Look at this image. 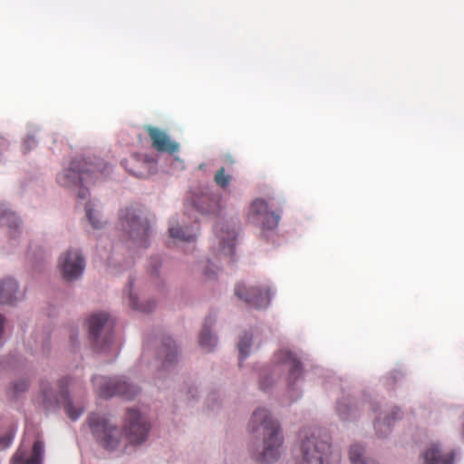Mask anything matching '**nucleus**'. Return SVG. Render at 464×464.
<instances>
[{"label":"nucleus","instance_id":"obj_1","mask_svg":"<svg viewBox=\"0 0 464 464\" xmlns=\"http://www.w3.org/2000/svg\"><path fill=\"white\" fill-rule=\"evenodd\" d=\"M111 167L103 160L96 162L72 161L71 167L57 176L58 183L63 187L79 188L78 198L85 199L89 191L83 185L94 184L106 179Z\"/></svg>","mask_w":464,"mask_h":464},{"label":"nucleus","instance_id":"obj_2","mask_svg":"<svg viewBox=\"0 0 464 464\" xmlns=\"http://www.w3.org/2000/svg\"><path fill=\"white\" fill-rule=\"evenodd\" d=\"M249 425L253 431L260 428L263 430V450L256 457V460L261 464L276 461L279 457V449L283 443L277 421L272 419L266 409H257L254 411Z\"/></svg>","mask_w":464,"mask_h":464},{"label":"nucleus","instance_id":"obj_3","mask_svg":"<svg viewBox=\"0 0 464 464\" xmlns=\"http://www.w3.org/2000/svg\"><path fill=\"white\" fill-rule=\"evenodd\" d=\"M302 464H337L339 454H332L328 439H323L312 432L305 436L301 444Z\"/></svg>","mask_w":464,"mask_h":464},{"label":"nucleus","instance_id":"obj_4","mask_svg":"<svg viewBox=\"0 0 464 464\" xmlns=\"http://www.w3.org/2000/svg\"><path fill=\"white\" fill-rule=\"evenodd\" d=\"M121 226L124 232L138 246L147 247L150 235V222L143 217V211L128 208L121 211Z\"/></svg>","mask_w":464,"mask_h":464},{"label":"nucleus","instance_id":"obj_5","mask_svg":"<svg viewBox=\"0 0 464 464\" xmlns=\"http://www.w3.org/2000/svg\"><path fill=\"white\" fill-rule=\"evenodd\" d=\"M88 425L96 440L107 450H115L121 441V432L109 422L105 416L91 413L88 416Z\"/></svg>","mask_w":464,"mask_h":464},{"label":"nucleus","instance_id":"obj_6","mask_svg":"<svg viewBox=\"0 0 464 464\" xmlns=\"http://www.w3.org/2000/svg\"><path fill=\"white\" fill-rule=\"evenodd\" d=\"M72 385L71 379L69 378H63L59 381L58 386H59V396L56 393H53L51 385L49 382H42L41 384V391L44 396V401L45 402H59L61 401L63 403V409L67 414V416L72 420H76L83 412L84 408L83 406L80 405L77 407H74L72 401H71L69 397V387Z\"/></svg>","mask_w":464,"mask_h":464},{"label":"nucleus","instance_id":"obj_7","mask_svg":"<svg viewBox=\"0 0 464 464\" xmlns=\"http://www.w3.org/2000/svg\"><path fill=\"white\" fill-rule=\"evenodd\" d=\"M92 382L98 396L105 399L114 395L131 399L138 393V389L128 383L122 378L95 376L92 379Z\"/></svg>","mask_w":464,"mask_h":464},{"label":"nucleus","instance_id":"obj_8","mask_svg":"<svg viewBox=\"0 0 464 464\" xmlns=\"http://www.w3.org/2000/svg\"><path fill=\"white\" fill-rule=\"evenodd\" d=\"M271 288L266 285L247 286L244 283H238L235 286V295L246 304L256 309L268 307L271 301Z\"/></svg>","mask_w":464,"mask_h":464},{"label":"nucleus","instance_id":"obj_9","mask_svg":"<svg viewBox=\"0 0 464 464\" xmlns=\"http://www.w3.org/2000/svg\"><path fill=\"white\" fill-rule=\"evenodd\" d=\"M248 220L260 227L262 230H273L278 226L280 213L270 211L265 200L256 198L250 206Z\"/></svg>","mask_w":464,"mask_h":464},{"label":"nucleus","instance_id":"obj_10","mask_svg":"<svg viewBox=\"0 0 464 464\" xmlns=\"http://www.w3.org/2000/svg\"><path fill=\"white\" fill-rule=\"evenodd\" d=\"M150 430V424L136 410H129L126 413L125 435L130 444L143 442Z\"/></svg>","mask_w":464,"mask_h":464},{"label":"nucleus","instance_id":"obj_11","mask_svg":"<svg viewBox=\"0 0 464 464\" xmlns=\"http://www.w3.org/2000/svg\"><path fill=\"white\" fill-rule=\"evenodd\" d=\"M59 266L66 280H74L83 272L84 260L78 251H67L60 257Z\"/></svg>","mask_w":464,"mask_h":464},{"label":"nucleus","instance_id":"obj_12","mask_svg":"<svg viewBox=\"0 0 464 464\" xmlns=\"http://www.w3.org/2000/svg\"><path fill=\"white\" fill-rule=\"evenodd\" d=\"M145 130L151 140L153 148L158 151L169 154H174L179 151V143L171 140L165 131L150 125L146 126Z\"/></svg>","mask_w":464,"mask_h":464},{"label":"nucleus","instance_id":"obj_13","mask_svg":"<svg viewBox=\"0 0 464 464\" xmlns=\"http://www.w3.org/2000/svg\"><path fill=\"white\" fill-rule=\"evenodd\" d=\"M155 162L151 159L144 158L141 155H132L130 159L122 161L123 167L128 172L137 178H145L151 173Z\"/></svg>","mask_w":464,"mask_h":464},{"label":"nucleus","instance_id":"obj_14","mask_svg":"<svg viewBox=\"0 0 464 464\" xmlns=\"http://www.w3.org/2000/svg\"><path fill=\"white\" fill-rule=\"evenodd\" d=\"M276 362L288 371L289 385L294 383L302 374L301 362L296 356L287 350L279 351L276 355Z\"/></svg>","mask_w":464,"mask_h":464},{"label":"nucleus","instance_id":"obj_15","mask_svg":"<svg viewBox=\"0 0 464 464\" xmlns=\"http://www.w3.org/2000/svg\"><path fill=\"white\" fill-rule=\"evenodd\" d=\"M43 455L44 443L41 440H35L30 456H28L26 450L20 447L14 454L11 464H41Z\"/></svg>","mask_w":464,"mask_h":464},{"label":"nucleus","instance_id":"obj_16","mask_svg":"<svg viewBox=\"0 0 464 464\" xmlns=\"http://www.w3.org/2000/svg\"><path fill=\"white\" fill-rule=\"evenodd\" d=\"M195 208L202 214H217L220 210V198L217 194L204 192L193 199Z\"/></svg>","mask_w":464,"mask_h":464},{"label":"nucleus","instance_id":"obj_17","mask_svg":"<svg viewBox=\"0 0 464 464\" xmlns=\"http://www.w3.org/2000/svg\"><path fill=\"white\" fill-rule=\"evenodd\" d=\"M224 227V224L216 227V232L220 240L219 255L227 256L231 260V256L234 255L237 233L234 229L227 227L225 230Z\"/></svg>","mask_w":464,"mask_h":464},{"label":"nucleus","instance_id":"obj_18","mask_svg":"<svg viewBox=\"0 0 464 464\" xmlns=\"http://www.w3.org/2000/svg\"><path fill=\"white\" fill-rule=\"evenodd\" d=\"M114 325V321L110 318L106 313L93 314L89 318V333L91 338L97 340L102 329L111 330Z\"/></svg>","mask_w":464,"mask_h":464},{"label":"nucleus","instance_id":"obj_19","mask_svg":"<svg viewBox=\"0 0 464 464\" xmlns=\"http://www.w3.org/2000/svg\"><path fill=\"white\" fill-rule=\"evenodd\" d=\"M453 451L443 452L438 445H431L424 453V464H453Z\"/></svg>","mask_w":464,"mask_h":464},{"label":"nucleus","instance_id":"obj_20","mask_svg":"<svg viewBox=\"0 0 464 464\" xmlns=\"http://www.w3.org/2000/svg\"><path fill=\"white\" fill-rule=\"evenodd\" d=\"M18 285L14 279L6 278L0 282V304H13L16 301Z\"/></svg>","mask_w":464,"mask_h":464},{"label":"nucleus","instance_id":"obj_21","mask_svg":"<svg viewBox=\"0 0 464 464\" xmlns=\"http://www.w3.org/2000/svg\"><path fill=\"white\" fill-rule=\"evenodd\" d=\"M169 237L182 242H192L196 239V231L191 227H180L172 222L169 227Z\"/></svg>","mask_w":464,"mask_h":464},{"label":"nucleus","instance_id":"obj_22","mask_svg":"<svg viewBox=\"0 0 464 464\" xmlns=\"http://www.w3.org/2000/svg\"><path fill=\"white\" fill-rule=\"evenodd\" d=\"M357 412V407L351 400H344L337 404V413L343 420L355 419L358 416Z\"/></svg>","mask_w":464,"mask_h":464},{"label":"nucleus","instance_id":"obj_23","mask_svg":"<svg viewBox=\"0 0 464 464\" xmlns=\"http://www.w3.org/2000/svg\"><path fill=\"white\" fill-rule=\"evenodd\" d=\"M392 417L387 416L382 420L378 419L374 423V428L381 437L385 436L391 431L392 421H394L396 418L401 416L400 409L394 408L392 411Z\"/></svg>","mask_w":464,"mask_h":464},{"label":"nucleus","instance_id":"obj_24","mask_svg":"<svg viewBox=\"0 0 464 464\" xmlns=\"http://www.w3.org/2000/svg\"><path fill=\"white\" fill-rule=\"evenodd\" d=\"M0 225L6 226L15 232L19 227V220L15 214L8 210L5 204L0 202Z\"/></svg>","mask_w":464,"mask_h":464},{"label":"nucleus","instance_id":"obj_25","mask_svg":"<svg viewBox=\"0 0 464 464\" xmlns=\"http://www.w3.org/2000/svg\"><path fill=\"white\" fill-rule=\"evenodd\" d=\"M128 300H129V305L137 311L143 312V313H150L151 312L155 306L156 304L153 301H148L146 303H139L137 300L138 298L133 295L132 293V283L130 284V289Z\"/></svg>","mask_w":464,"mask_h":464},{"label":"nucleus","instance_id":"obj_26","mask_svg":"<svg viewBox=\"0 0 464 464\" xmlns=\"http://www.w3.org/2000/svg\"><path fill=\"white\" fill-rule=\"evenodd\" d=\"M160 353L164 354V364H171L176 361L178 350L170 337L164 339Z\"/></svg>","mask_w":464,"mask_h":464},{"label":"nucleus","instance_id":"obj_27","mask_svg":"<svg viewBox=\"0 0 464 464\" xmlns=\"http://www.w3.org/2000/svg\"><path fill=\"white\" fill-rule=\"evenodd\" d=\"M364 449L362 446L354 444L349 450L350 460L352 464H375L373 460L363 459Z\"/></svg>","mask_w":464,"mask_h":464},{"label":"nucleus","instance_id":"obj_28","mask_svg":"<svg viewBox=\"0 0 464 464\" xmlns=\"http://www.w3.org/2000/svg\"><path fill=\"white\" fill-rule=\"evenodd\" d=\"M216 337L211 334L208 326L205 325L199 334V344L204 348L211 350L216 345Z\"/></svg>","mask_w":464,"mask_h":464},{"label":"nucleus","instance_id":"obj_29","mask_svg":"<svg viewBox=\"0 0 464 464\" xmlns=\"http://www.w3.org/2000/svg\"><path fill=\"white\" fill-rule=\"evenodd\" d=\"M252 336L248 334H245L244 336L240 338V341L237 344L240 362L248 356Z\"/></svg>","mask_w":464,"mask_h":464},{"label":"nucleus","instance_id":"obj_30","mask_svg":"<svg viewBox=\"0 0 464 464\" xmlns=\"http://www.w3.org/2000/svg\"><path fill=\"white\" fill-rule=\"evenodd\" d=\"M231 176L229 174H226L225 168H220L214 176L215 183L222 188H226L230 181Z\"/></svg>","mask_w":464,"mask_h":464},{"label":"nucleus","instance_id":"obj_31","mask_svg":"<svg viewBox=\"0 0 464 464\" xmlns=\"http://www.w3.org/2000/svg\"><path fill=\"white\" fill-rule=\"evenodd\" d=\"M85 210L87 218L94 228L102 227V222L97 219L98 213L92 208V206L90 202L86 203Z\"/></svg>","mask_w":464,"mask_h":464},{"label":"nucleus","instance_id":"obj_32","mask_svg":"<svg viewBox=\"0 0 464 464\" xmlns=\"http://www.w3.org/2000/svg\"><path fill=\"white\" fill-rule=\"evenodd\" d=\"M28 388V382L24 380L17 382L13 386V392L14 396H18L21 392H24Z\"/></svg>","mask_w":464,"mask_h":464},{"label":"nucleus","instance_id":"obj_33","mask_svg":"<svg viewBox=\"0 0 464 464\" xmlns=\"http://www.w3.org/2000/svg\"><path fill=\"white\" fill-rule=\"evenodd\" d=\"M13 438L14 436L11 433L0 436V449L8 448L12 443Z\"/></svg>","mask_w":464,"mask_h":464},{"label":"nucleus","instance_id":"obj_34","mask_svg":"<svg viewBox=\"0 0 464 464\" xmlns=\"http://www.w3.org/2000/svg\"><path fill=\"white\" fill-rule=\"evenodd\" d=\"M31 145H35V140L34 138H28L24 141V150H28L30 149Z\"/></svg>","mask_w":464,"mask_h":464},{"label":"nucleus","instance_id":"obj_35","mask_svg":"<svg viewBox=\"0 0 464 464\" xmlns=\"http://www.w3.org/2000/svg\"><path fill=\"white\" fill-rule=\"evenodd\" d=\"M260 388L264 391H266L269 387H270V384L271 383H267L266 382V377L265 376H262L261 380H260Z\"/></svg>","mask_w":464,"mask_h":464},{"label":"nucleus","instance_id":"obj_36","mask_svg":"<svg viewBox=\"0 0 464 464\" xmlns=\"http://www.w3.org/2000/svg\"><path fill=\"white\" fill-rule=\"evenodd\" d=\"M226 161H227V162H228V163H230V164H233V163H234V160H233V159H232V157H231V156H227V157H226Z\"/></svg>","mask_w":464,"mask_h":464}]
</instances>
